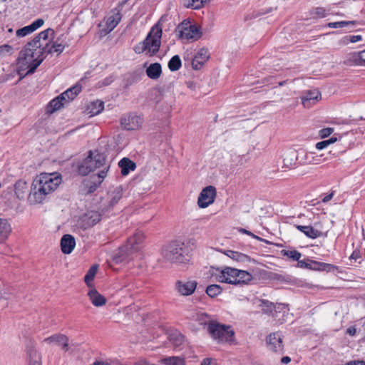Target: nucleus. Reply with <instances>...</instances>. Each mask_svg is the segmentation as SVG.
Wrapping results in <instances>:
<instances>
[{"mask_svg":"<svg viewBox=\"0 0 365 365\" xmlns=\"http://www.w3.org/2000/svg\"><path fill=\"white\" fill-rule=\"evenodd\" d=\"M61 182V175L56 173L40 174L33 181L29 201L31 204L42 202L46 196L56 190Z\"/></svg>","mask_w":365,"mask_h":365,"instance_id":"nucleus-1","label":"nucleus"},{"mask_svg":"<svg viewBox=\"0 0 365 365\" xmlns=\"http://www.w3.org/2000/svg\"><path fill=\"white\" fill-rule=\"evenodd\" d=\"M101 167H103V169L97 175L91 177L94 186H91L90 192L94 191L107 175L109 165H106V157L96 150H90L88 155L78 164V171L81 175H86Z\"/></svg>","mask_w":365,"mask_h":365,"instance_id":"nucleus-2","label":"nucleus"},{"mask_svg":"<svg viewBox=\"0 0 365 365\" xmlns=\"http://www.w3.org/2000/svg\"><path fill=\"white\" fill-rule=\"evenodd\" d=\"M44 48H35L34 45L29 46V42L19 53L18 58L17 71L19 75H22V71L27 69L25 75L34 73L45 58Z\"/></svg>","mask_w":365,"mask_h":365,"instance_id":"nucleus-3","label":"nucleus"},{"mask_svg":"<svg viewBox=\"0 0 365 365\" xmlns=\"http://www.w3.org/2000/svg\"><path fill=\"white\" fill-rule=\"evenodd\" d=\"M162 33V28L157 23L151 28L145 40L135 46L134 51L138 54L146 52L150 56L155 55L161 45Z\"/></svg>","mask_w":365,"mask_h":365,"instance_id":"nucleus-4","label":"nucleus"},{"mask_svg":"<svg viewBox=\"0 0 365 365\" xmlns=\"http://www.w3.org/2000/svg\"><path fill=\"white\" fill-rule=\"evenodd\" d=\"M220 282L232 284H246L252 279V275L247 271L225 267L216 275Z\"/></svg>","mask_w":365,"mask_h":365,"instance_id":"nucleus-5","label":"nucleus"},{"mask_svg":"<svg viewBox=\"0 0 365 365\" xmlns=\"http://www.w3.org/2000/svg\"><path fill=\"white\" fill-rule=\"evenodd\" d=\"M208 331L212 339L219 343H231L234 341L235 331L230 325L211 322L208 324Z\"/></svg>","mask_w":365,"mask_h":365,"instance_id":"nucleus-6","label":"nucleus"},{"mask_svg":"<svg viewBox=\"0 0 365 365\" xmlns=\"http://www.w3.org/2000/svg\"><path fill=\"white\" fill-rule=\"evenodd\" d=\"M144 240V235L141 231L136 232L133 236L128 239L127 243L123 250L119 252L120 255H115L113 257V262L115 264L123 262L125 259L123 257V252L127 257L137 254L141 249V245Z\"/></svg>","mask_w":365,"mask_h":365,"instance_id":"nucleus-7","label":"nucleus"},{"mask_svg":"<svg viewBox=\"0 0 365 365\" xmlns=\"http://www.w3.org/2000/svg\"><path fill=\"white\" fill-rule=\"evenodd\" d=\"M185 245L181 241H173L165 245L162 250L163 258L172 263H182L185 260Z\"/></svg>","mask_w":365,"mask_h":365,"instance_id":"nucleus-8","label":"nucleus"},{"mask_svg":"<svg viewBox=\"0 0 365 365\" xmlns=\"http://www.w3.org/2000/svg\"><path fill=\"white\" fill-rule=\"evenodd\" d=\"M179 37L182 39L196 41L201 37L200 27L197 24H191L190 21H183L177 27Z\"/></svg>","mask_w":365,"mask_h":365,"instance_id":"nucleus-9","label":"nucleus"},{"mask_svg":"<svg viewBox=\"0 0 365 365\" xmlns=\"http://www.w3.org/2000/svg\"><path fill=\"white\" fill-rule=\"evenodd\" d=\"M143 122V118L135 113L125 115L120 119L121 125L128 130H134L140 128Z\"/></svg>","mask_w":365,"mask_h":365,"instance_id":"nucleus-10","label":"nucleus"},{"mask_svg":"<svg viewBox=\"0 0 365 365\" xmlns=\"http://www.w3.org/2000/svg\"><path fill=\"white\" fill-rule=\"evenodd\" d=\"M216 196V189L213 186H207L200 192L197 205L200 208H205L212 204Z\"/></svg>","mask_w":365,"mask_h":365,"instance_id":"nucleus-11","label":"nucleus"},{"mask_svg":"<svg viewBox=\"0 0 365 365\" xmlns=\"http://www.w3.org/2000/svg\"><path fill=\"white\" fill-rule=\"evenodd\" d=\"M121 18L120 9L115 8L112 10L110 14L106 20V28L103 29L104 33L108 34L111 32L120 23Z\"/></svg>","mask_w":365,"mask_h":365,"instance_id":"nucleus-12","label":"nucleus"},{"mask_svg":"<svg viewBox=\"0 0 365 365\" xmlns=\"http://www.w3.org/2000/svg\"><path fill=\"white\" fill-rule=\"evenodd\" d=\"M54 31L52 29H47L41 32H40L34 38V39L29 42V46L34 45L35 48H44V51L46 52V49L48 46V43L46 42L43 43L41 41H46L49 35H53Z\"/></svg>","mask_w":365,"mask_h":365,"instance_id":"nucleus-13","label":"nucleus"},{"mask_svg":"<svg viewBox=\"0 0 365 365\" xmlns=\"http://www.w3.org/2000/svg\"><path fill=\"white\" fill-rule=\"evenodd\" d=\"M268 349L274 352L283 353L282 339L279 333H272L269 335L267 339Z\"/></svg>","mask_w":365,"mask_h":365,"instance_id":"nucleus-14","label":"nucleus"},{"mask_svg":"<svg viewBox=\"0 0 365 365\" xmlns=\"http://www.w3.org/2000/svg\"><path fill=\"white\" fill-rule=\"evenodd\" d=\"M321 98V93L319 90H309L304 92L302 96V102L305 108H309L318 102Z\"/></svg>","mask_w":365,"mask_h":365,"instance_id":"nucleus-15","label":"nucleus"},{"mask_svg":"<svg viewBox=\"0 0 365 365\" xmlns=\"http://www.w3.org/2000/svg\"><path fill=\"white\" fill-rule=\"evenodd\" d=\"M197 284L196 281H178L176 282V289L181 295L189 296L195 292Z\"/></svg>","mask_w":365,"mask_h":365,"instance_id":"nucleus-16","label":"nucleus"},{"mask_svg":"<svg viewBox=\"0 0 365 365\" xmlns=\"http://www.w3.org/2000/svg\"><path fill=\"white\" fill-rule=\"evenodd\" d=\"M210 53L207 48H202L197 53L192 61V67L195 70L200 69L209 59Z\"/></svg>","mask_w":365,"mask_h":365,"instance_id":"nucleus-17","label":"nucleus"},{"mask_svg":"<svg viewBox=\"0 0 365 365\" xmlns=\"http://www.w3.org/2000/svg\"><path fill=\"white\" fill-rule=\"evenodd\" d=\"M44 24L42 19H37L33 21L30 25L21 28L16 31V35L18 37H24L35 31Z\"/></svg>","mask_w":365,"mask_h":365,"instance_id":"nucleus-18","label":"nucleus"},{"mask_svg":"<svg viewBox=\"0 0 365 365\" xmlns=\"http://www.w3.org/2000/svg\"><path fill=\"white\" fill-rule=\"evenodd\" d=\"M76 246L75 238L68 234L64 235L61 240V251L64 254H70Z\"/></svg>","mask_w":365,"mask_h":365,"instance_id":"nucleus-19","label":"nucleus"},{"mask_svg":"<svg viewBox=\"0 0 365 365\" xmlns=\"http://www.w3.org/2000/svg\"><path fill=\"white\" fill-rule=\"evenodd\" d=\"M299 160L298 153L295 150H289L283 155L284 167L292 168L296 165L297 161Z\"/></svg>","mask_w":365,"mask_h":365,"instance_id":"nucleus-20","label":"nucleus"},{"mask_svg":"<svg viewBox=\"0 0 365 365\" xmlns=\"http://www.w3.org/2000/svg\"><path fill=\"white\" fill-rule=\"evenodd\" d=\"M88 295L91 303L96 307H101L106 303V298L94 288L90 289Z\"/></svg>","mask_w":365,"mask_h":365,"instance_id":"nucleus-21","label":"nucleus"},{"mask_svg":"<svg viewBox=\"0 0 365 365\" xmlns=\"http://www.w3.org/2000/svg\"><path fill=\"white\" fill-rule=\"evenodd\" d=\"M118 165L121 169V174L123 175H127L130 171L135 170L136 168L135 163L128 158H123L121 159Z\"/></svg>","mask_w":365,"mask_h":365,"instance_id":"nucleus-22","label":"nucleus"},{"mask_svg":"<svg viewBox=\"0 0 365 365\" xmlns=\"http://www.w3.org/2000/svg\"><path fill=\"white\" fill-rule=\"evenodd\" d=\"M296 227L300 232H303L307 237L312 239H316L317 237L322 236L323 235V233L321 231L314 229L312 226L297 225Z\"/></svg>","mask_w":365,"mask_h":365,"instance_id":"nucleus-23","label":"nucleus"},{"mask_svg":"<svg viewBox=\"0 0 365 365\" xmlns=\"http://www.w3.org/2000/svg\"><path fill=\"white\" fill-rule=\"evenodd\" d=\"M363 21L353 20V21H341L336 22H330L327 24L329 28L341 29L346 26H356L358 25L364 24Z\"/></svg>","mask_w":365,"mask_h":365,"instance_id":"nucleus-24","label":"nucleus"},{"mask_svg":"<svg viewBox=\"0 0 365 365\" xmlns=\"http://www.w3.org/2000/svg\"><path fill=\"white\" fill-rule=\"evenodd\" d=\"M15 195L19 200L24 199L27 192L28 185L24 180H18L14 185Z\"/></svg>","mask_w":365,"mask_h":365,"instance_id":"nucleus-25","label":"nucleus"},{"mask_svg":"<svg viewBox=\"0 0 365 365\" xmlns=\"http://www.w3.org/2000/svg\"><path fill=\"white\" fill-rule=\"evenodd\" d=\"M81 86L75 85L71 88L67 89L66 91L61 94V98H65L66 103L75 98V97L81 92Z\"/></svg>","mask_w":365,"mask_h":365,"instance_id":"nucleus-26","label":"nucleus"},{"mask_svg":"<svg viewBox=\"0 0 365 365\" xmlns=\"http://www.w3.org/2000/svg\"><path fill=\"white\" fill-rule=\"evenodd\" d=\"M361 52H354L349 53L344 61L346 66H351L354 65L363 66Z\"/></svg>","mask_w":365,"mask_h":365,"instance_id":"nucleus-27","label":"nucleus"},{"mask_svg":"<svg viewBox=\"0 0 365 365\" xmlns=\"http://www.w3.org/2000/svg\"><path fill=\"white\" fill-rule=\"evenodd\" d=\"M161 73V66L158 63L150 64L146 69V74L151 79H158Z\"/></svg>","mask_w":365,"mask_h":365,"instance_id":"nucleus-28","label":"nucleus"},{"mask_svg":"<svg viewBox=\"0 0 365 365\" xmlns=\"http://www.w3.org/2000/svg\"><path fill=\"white\" fill-rule=\"evenodd\" d=\"M225 254L232 259L238 262H248L250 261V257L248 255L239 252L227 250Z\"/></svg>","mask_w":365,"mask_h":365,"instance_id":"nucleus-29","label":"nucleus"},{"mask_svg":"<svg viewBox=\"0 0 365 365\" xmlns=\"http://www.w3.org/2000/svg\"><path fill=\"white\" fill-rule=\"evenodd\" d=\"M11 231V225L6 220L0 218V242L4 241Z\"/></svg>","mask_w":365,"mask_h":365,"instance_id":"nucleus-30","label":"nucleus"},{"mask_svg":"<svg viewBox=\"0 0 365 365\" xmlns=\"http://www.w3.org/2000/svg\"><path fill=\"white\" fill-rule=\"evenodd\" d=\"M169 340L175 348H180L184 342V336L178 331H174L169 335Z\"/></svg>","mask_w":365,"mask_h":365,"instance_id":"nucleus-31","label":"nucleus"},{"mask_svg":"<svg viewBox=\"0 0 365 365\" xmlns=\"http://www.w3.org/2000/svg\"><path fill=\"white\" fill-rule=\"evenodd\" d=\"M66 102L65 98H61V95L50 101L48 104L49 111L53 113L61 108Z\"/></svg>","mask_w":365,"mask_h":365,"instance_id":"nucleus-32","label":"nucleus"},{"mask_svg":"<svg viewBox=\"0 0 365 365\" xmlns=\"http://www.w3.org/2000/svg\"><path fill=\"white\" fill-rule=\"evenodd\" d=\"M282 304H279L277 307L274 305L272 302L267 300H262L259 304V307L262 311L265 314L272 313L274 309H279Z\"/></svg>","mask_w":365,"mask_h":365,"instance_id":"nucleus-33","label":"nucleus"},{"mask_svg":"<svg viewBox=\"0 0 365 365\" xmlns=\"http://www.w3.org/2000/svg\"><path fill=\"white\" fill-rule=\"evenodd\" d=\"M103 102L101 101L91 102L88 107L89 113L91 114V115L99 114L103 110Z\"/></svg>","mask_w":365,"mask_h":365,"instance_id":"nucleus-34","label":"nucleus"},{"mask_svg":"<svg viewBox=\"0 0 365 365\" xmlns=\"http://www.w3.org/2000/svg\"><path fill=\"white\" fill-rule=\"evenodd\" d=\"M163 365H185V360L179 356H170L160 361Z\"/></svg>","mask_w":365,"mask_h":365,"instance_id":"nucleus-35","label":"nucleus"},{"mask_svg":"<svg viewBox=\"0 0 365 365\" xmlns=\"http://www.w3.org/2000/svg\"><path fill=\"white\" fill-rule=\"evenodd\" d=\"M299 160L302 164H311L314 163V157L312 153H307L302 150L298 153Z\"/></svg>","mask_w":365,"mask_h":365,"instance_id":"nucleus-36","label":"nucleus"},{"mask_svg":"<svg viewBox=\"0 0 365 365\" xmlns=\"http://www.w3.org/2000/svg\"><path fill=\"white\" fill-rule=\"evenodd\" d=\"M98 270V265L94 264L90 267L84 277V281L88 287H91V282L93 280Z\"/></svg>","mask_w":365,"mask_h":365,"instance_id":"nucleus-37","label":"nucleus"},{"mask_svg":"<svg viewBox=\"0 0 365 365\" xmlns=\"http://www.w3.org/2000/svg\"><path fill=\"white\" fill-rule=\"evenodd\" d=\"M66 335L62 334H53L49 337L46 338L43 341L48 344H55L56 345H61L65 339Z\"/></svg>","mask_w":365,"mask_h":365,"instance_id":"nucleus-38","label":"nucleus"},{"mask_svg":"<svg viewBox=\"0 0 365 365\" xmlns=\"http://www.w3.org/2000/svg\"><path fill=\"white\" fill-rule=\"evenodd\" d=\"M182 66L181 59L179 56L175 55L168 62V68L171 71H178Z\"/></svg>","mask_w":365,"mask_h":365,"instance_id":"nucleus-39","label":"nucleus"},{"mask_svg":"<svg viewBox=\"0 0 365 365\" xmlns=\"http://www.w3.org/2000/svg\"><path fill=\"white\" fill-rule=\"evenodd\" d=\"M222 292V288L218 284H211L206 288L207 294L212 298L218 296Z\"/></svg>","mask_w":365,"mask_h":365,"instance_id":"nucleus-40","label":"nucleus"},{"mask_svg":"<svg viewBox=\"0 0 365 365\" xmlns=\"http://www.w3.org/2000/svg\"><path fill=\"white\" fill-rule=\"evenodd\" d=\"M110 205H115L122 197V189L120 187H116L110 194Z\"/></svg>","mask_w":365,"mask_h":365,"instance_id":"nucleus-41","label":"nucleus"},{"mask_svg":"<svg viewBox=\"0 0 365 365\" xmlns=\"http://www.w3.org/2000/svg\"><path fill=\"white\" fill-rule=\"evenodd\" d=\"M282 254L283 256H286L290 259H292L294 261H299V259L302 257V254L297 250H282Z\"/></svg>","mask_w":365,"mask_h":365,"instance_id":"nucleus-42","label":"nucleus"},{"mask_svg":"<svg viewBox=\"0 0 365 365\" xmlns=\"http://www.w3.org/2000/svg\"><path fill=\"white\" fill-rule=\"evenodd\" d=\"M29 365H41V357L36 351H30Z\"/></svg>","mask_w":365,"mask_h":365,"instance_id":"nucleus-43","label":"nucleus"},{"mask_svg":"<svg viewBox=\"0 0 365 365\" xmlns=\"http://www.w3.org/2000/svg\"><path fill=\"white\" fill-rule=\"evenodd\" d=\"M64 49V46L61 43H54L51 46H48L46 49V53H61Z\"/></svg>","mask_w":365,"mask_h":365,"instance_id":"nucleus-44","label":"nucleus"},{"mask_svg":"<svg viewBox=\"0 0 365 365\" xmlns=\"http://www.w3.org/2000/svg\"><path fill=\"white\" fill-rule=\"evenodd\" d=\"M208 1L209 0H189L187 7L192 8L193 9H198Z\"/></svg>","mask_w":365,"mask_h":365,"instance_id":"nucleus-45","label":"nucleus"},{"mask_svg":"<svg viewBox=\"0 0 365 365\" xmlns=\"http://www.w3.org/2000/svg\"><path fill=\"white\" fill-rule=\"evenodd\" d=\"M197 320L199 322L200 324H209L210 321L209 316L205 313H197Z\"/></svg>","mask_w":365,"mask_h":365,"instance_id":"nucleus-46","label":"nucleus"},{"mask_svg":"<svg viewBox=\"0 0 365 365\" xmlns=\"http://www.w3.org/2000/svg\"><path fill=\"white\" fill-rule=\"evenodd\" d=\"M12 50V47L8 44H4L0 46V59L6 55L9 54Z\"/></svg>","mask_w":365,"mask_h":365,"instance_id":"nucleus-47","label":"nucleus"},{"mask_svg":"<svg viewBox=\"0 0 365 365\" xmlns=\"http://www.w3.org/2000/svg\"><path fill=\"white\" fill-rule=\"evenodd\" d=\"M312 14L317 18H324L327 15V11L324 8H316L314 9Z\"/></svg>","mask_w":365,"mask_h":365,"instance_id":"nucleus-48","label":"nucleus"},{"mask_svg":"<svg viewBox=\"0 0 365 365\" xmlns=\"http://www.w3.org/2000/svg\"><path fill=\"white\" fill-rule=\"evenodd\" d=\"M334 132V128H323L319 131V135L321 138H324L330 135Z\"/></svg>","mask_w":365,"mask_h":365,"instance_id":"nucleus-49","label":"nucleus"},{"mask_svg":"<svg viewBox=\"0 0 365 365\" xmlns=\"http://www.w3.org/2000/svg\"><path fill=\"white\" fill-rule=\"evenodd\" d=\"M334 268V266L331 264L321 262L320 265H319V271L330 272Z\"/></svg>","mask_w":365,"mask_h":365,"instance_id":"nucleus-50","label":"nucleus"},{"mask_svg":"<svg viewBox=\"0 0 365 365\" xmlns=\"http://www.w3.org/2000/svg\"><path fill=\"white\" fill-rule=\"evenodd\" d=\"M92 225L98 223L101 220V215L97 212H91L89 216Z\"/></svg>","mask_w":365,"mask_h":365,"instance_id":"nucleus-51","label":"nucleus"},{"mask_svg":"<svg viewBox=\"0 0 365 365\" xmlns=\"http://www.w3.org/2000/svg\"><path fill=\"white\" fill-rule=\"evenodd\" d=\"M310 259H303L297 261V266L300 268H307L309 269V266L310 265Z\"/></svg>","mask_w":365,"mask_h":365,"instance_id":"nucleus-52","label":"nucleus"},{"mask_svg":"<svg viewBox=\"0 0 365 365\" xmlns=\"http://www.w3.org/2000/svg\"><path fill=\"white\" fill-rule=\"evenodd\" d=\"M351 259H354L355 261L358 259H362L361 252L358 250H355L353 251L352 254L350 256Z\"/></svg>","mask_w":365,"mask_h":365,"instance_id":"nucleus-53","label":"nucleus"},{"mask_svg":"<svg viewBox=\"0 0 365 365\" xmlns=\"http://www.w3.org/2000/svg\"><path fill=\"white\" fill-rule=\"evenodd\" d=\"M240 232H242V233L247 234V235L251 236L252 237H253L255 239H257L259 241H265L264 239H262V238H261V237L254 235L253 233H252L251 232H250V231H248V230H247L245 229H242H242L240 230Z\"/></svg>","mask_w":365,"mask_h":365,"instance_id":"nucleus-54","label":"nucleus"},{"mask_svg":"<svg viewBox=\"0 0 365 365\" xmlns=\"http://www.w3.org/2000/svg\"><path fill=\"white\" fill-rule=\"evenodd\" d=\"M60 346L64 351H68L70 350L68 338L66 336H65V339H63V341Z\"/></svg>","mask_w":365,"mask_h":365,"instance_id":"nucleus-55","label":"nucleus"},{"mask_svg":"<svg viewBox=\"0 0 365 365\" xmlns=\"http://www.w3.org/2000/svg\"><path fill=\"white\" fill-rule=\"evenodd\" d=\"M328 145H329V142L327 141V140H325L318 142L316 144V148L318 150H322V149L327 148Z\"/></svg>","mask_w":365,"mask_h":365,"instance_id":"nucleus-56","label":"nucleus"},{"mask_svg":"<svg viewBox=\"0 0 365 365\" xmlns=\"http://www.w3.org/2000/svg\"><path fill=\"white\" fill-rule=\"evenodd\" d=\"M321 262H318L316 261L311 260L310 265L309 266V269L313 270H319V265Z\"/></svg>","mask_w":365,"mask_h":365,"instance_id":"nucleus-57","label":"nucleus"},{"mask_svg":"<svg viewBox=\"0 0 365 365\" xmlns=\"http://www.w3.org/2000/svg\"><path fill=\"white\" fill-rule=\"evenodd\" d=\"M362 39V36L361 35H352L350 36L349 41L351 43H356Z\"/></svg>","mask_w":365,"mask_h":365,"instance_id":"nucleus-58","label":"nucleus"},{"mask_svg":"<svg viewBox=\"0 0 365 365\" xmlns=\"http://www.w3.org/2000/svg\"><path fill=\"white\" fill-rule=\"evenodd\" d=\"M201 365H216V363L212 359L207 358V359H203Z\"/></svg>","mask_w":365,"mask_h":365,"instance_id":"nucleus-59","label":"nucleus"},{"mask_svg":"<svg viewBox=\"0 0 365 365\" xmlns=\"http://www.w3.org/2000/svg\"><path fill=\"white\" fill-rule=\"evenodd\" d=\"M346 365H365V361L360 360H354L347 362Z\"/></svg>","mask_w":365,"mask_h":365,"instance_id":"nucleus-60","label":"nucleus"},{"mask_svg":"<svg viewBox=\"0 0 365 365\" xmlns=\"http://www.w3.org/2000/svg\"><path fill=\"white\" fill-rule=\"evenodd\" d=\"M333 196H334V192H331V193H330V194H328V195H325V196L322 198V201L323 202H329V200H331L332 199Z\"/></svg>","mask_w":365,"mask_h":365,"instance_id":"nucleus-61","label":"nucleus"},{"mask_svg":"<svg viewBox=\"0 0 365 365\" xmlns=\"http://www.w3.org/2000/svg\"><path fill=\"white\" fill-rule=\"evenodd\" d=\"M356 332V330L355 327H351L346 329V333L348 334H349L350 336L355 335Z\"/></svg>","mask_w":365,"mask_h":365,"instance_id":"nucleus-62","label":"nucleus"},{"mask_svg":"<svg viewBox=\"0 0 365 365\" xmlns=\"http://www.w3.org/2000/svg\"><path fill=\"white\" fill-rule=\"evenodd\" d=\"M291 361V359L289 356H284L281 359V362L282 364H288Z\"/></svg>","mask_w":365,"mask_h":365,"instance_id":"nucleus-63","label":"nucleus"},{"mask_svg":"<svg viewBox=\"0 0 365 365\" xmlns=\"http://www.w3.org/2000/svg\"><path fill=\"white\" fill-rule=\"evenodd\" d=\"M360 52H361V59H362L361 61L363 63V66H365V49Z\"/></svg>","mask_w":365,"mask_h":365,"instance_id":"nucleus-64","label":"nucleus"}]
</instances>
